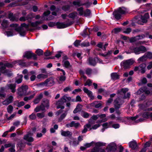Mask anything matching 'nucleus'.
<instances>
[{
  "label": "nucleus",
  "instance_id": "f257e3e1",
  "mask_svg": "<svg viewBox=\"0 0 152 152\" xmlns=\"http://www.w3.org/2000/svg\"><path fill=\"white\" fill-rule=\"evenodd\" d=\"M128 12V10L126 8L122 7L118 8L113 12V15L117 20L121 19V15Z\"/></svg>",
  "mask_w": 152,
  "mask_h": 152
},
{
  "label": "nucleus",
  "instance_id": "f03ea898",
  "mask_svg": "<svg viewBox=\"0 0 152 152\" xmlns=\"http://www.w3.org/2000/svg\"><path fill=\"white\" fill-rule=\"evenodd\" d=\"M22 66L26 65L25 63L22 60H20L13 61L11 64L4 61L0 62V66Z\"/></svg>",
  "mask_w": 152,
  "mask_h": 152
},
{
  "label": "nucleus",
  "instance_id": "7ed1b4c3",
  "mask_svg": "<svg viewBox=\"0 0 152 152\" xmlns=\"http://www.w3.org/2000/svg\"><path fill=\"white\" fill-rule=\"evenodd\" d=\"M149 18V14L146 13L143 15L136 17L135 22L139 24L142 25L144 23H145L147 22Z\"/></svg>",
  "mask_w": 152,
  "mask_h": 152
},
{
  "label": "nucleus",
  "instance_id": "20e7f679",
  "mask_svg": "<svg viewBox=\"0 0 152 152\" xmlns=\"http://www.w3.org/2000/svg\"><path fill=\"white\" fill-rule=\"evenodd\" d=\"M28 87L26 85H23L18 89L17 92L18 94L20 96L27 95V91Z\"/></svg>",
  "mask_w": 152,
  "mask_h": 152
},
{
  "label": "nucleus",
  "instance_id": "39448f33",
  "mask_svg": "<svg viewBox=\"0 0 152 152\" xmlns=\"http://www.w3.org/2000/svg\"><path fill=\"white\" fill-rule=\"evenodd\" d=\"M64 102L63 101L61 100V98L58 101L56 102V104L57 105V109H61L59 110L56 113V115H59L63 112V110L62 109L64 108Z\"/></svg>",
  "mask_w": 152,
  "mask_h": 152
},
{
  "label": "nucleus",
  "instance_id": "423d86ee",
  "mask_svg": "<svg viewBox=\"0 0 152 152\" xmlns=\"http://www.w3.org/2000/svg\"><path fill=\"white\" fill-rule=\"evenodd\" d=\"M54 79L52 77L47 79L44 82L40 83L39 85L43 86H51L54 84Z\"/></svg>",
  "mask_w": 152,
  "mask_h": 152
},
{
  "label": "nucleus",
  "instance_id": "0eeeda50",
  "mask_svg": "<svg viewBox=\"0 0 152 152\" xmlns=\"http://www.w3.org/2000/svg\"><path fill=\"white\" fill-rule=\"evenodd\" d=\"M135 62L133 59L131 58L123 61L121 62V66H128L132 65Z\"/></svg>",
  "mask_w": 152,
  "mask_h": 152
},
{
  "label": "nucleus",
  "instance_id": "6e6552de",
  "mask_svg": "<svg viewBox=\"0 0 152 152\" xmlns=\"http://www.w3.org/2000/svg\"><path fill=\"white\" fill-rule=\"evenodd\" d=\"M133 50L134 53L136 54H139L141 53H143L147 51L146 48L142 45L134 48Z\"/></svg>",
  "mask_w": 152,
  "mask_h": 152
},
{
  "label": "nucleus",
  "instance_id": "1a4fd4ad",
  "mask_svg": "<svg viewBox=\"0 0 152 152\" xmlns=\"http://www.w3.org/2000/svg\"><path fill=\"white\" fill-rule=\"evenodd\" d=\"M74 23L73 21H70L68 23H60L58 22L56 23V26H57V28L59 29L64 28L68 27H69L72 25Z\"/></svg>",
  "mask_w": 152,
  "mask_h": 152
},
{
  "label": "nucleus",
  "instance_id": "9d476101",
  "mask_svg": "<svg viewBox=\"0 0 152 152\" xmlns=\"http://www.w3.org/2000/svg\"><path fill=\"white\" fill-rule=\"evenodd\" d=\"M88 60L89 64L91 66H95L96 64V61L97 62H98L99 63H102V60L98 57L94 58H89Z\"/></svg>",
  "mask_w": 152,
  "mask_h": 152
},
{
  "label": "nucleus",
  "instance_id": "9b49d317",
  "mask_svg": "<svg viewBox=\"0 0 152 152\" xmlns=\"http://www.w3.org/2000/svg\"><path fill=\"white\" fill-rule=\"evenodd\" d=\"M23 56L27 58H33L34 60H36L37 58V55L31 51L26 52L25 53Z\"/></svg>",
  "mask_w": 152,
  "mask_h": 152
},
{
  "label": "nucleus",
  "instance_id": "f8f14e48",
  "mask_svg": "<svg viewBox=\"0 0 152 152\" xmlns=\"http://www.w3.org/2000/svg\"><path fill=\"white\" fill-rule=\"evenodd\" d=\"M66 126L68 128L74 127L75 129H77L81 126L80 123H76L75 121H72L69 123L66 124Z\"/></svg>",
  "mask_w": 152,
  "mask_h": 152
},
{
  "label": "nucleus",
  "instance_id": "ddd939ff",
  "mask_svg": "<svg viewBox=\"0 0 152 152\" xmlns=\"http://www.w3.org/2000/svg\"><path fill=\"white\" fill-rule=\"evenodd\" d=\"M61 134L62 136L71 138L72 137V134L69 131H65L62 130L61 131Z\"/></svg>",
  "mask_w": 152,
  "mask_h": 152
},
{
  "label": "nucleus",
  "instance_id": "4468645a",
  "mask_svg": "<svg viewBox=\"0 0 152 152\" xmlns=\"http://www.w3.org/2000/svg\"><path fill=\"white\" fill-rule=\"evenodd\" d=\"M83 91L85 93L87 94L91 99L93 100L94 99V97L93 96L92 93L91 91H89L86 87L83 88Z\"/></svg>",
  "mask_w": 152,
  "mask_h": 152
},
{
  "label": "nucleus",
  "instance_id": "2eb2a0df",
  "mask_svg": "<svg viewBox=\"0 0 152 152\" xmlns=\"http://www.w3.org/2000/svg\"><path fill=\"white\" fill-rule=\"evenodd\" d=\"M143 92H144L145 94L147 95L149 94L150 93V91L147 89L146 87H144L140 89L137 93V94H140Z\"/></svg>",
  "mask_w": 152,
  "mask_h": 152
},
{
  "label": "nucleus",
  "instance_id": "dca6fc26",
  "mask_svg": "<svg viewBox=\"0 0 152 152\" xmlns=\"http://www.w3.org/2000/svg\"><path fill=\"white\" fill-rule=\"evenodd\" d=\"M123 103V102H122L119 98L116 99L114 102V105L115 108V109L119 108Z\"/></svg>",
  "mask_w": 152,
  "mask_h": 152
},
{
  "label": "nucleus",
  "instance_id": "f3484780",
  "mask_svg": "<svg viewBox=\"0 0 152 152\" xmlns=\"http://www.w3.org/2000/svg\"><path fill=\"white\" fill-rule=\"evenodd\" d=\"M13 97L12 96H10L8 97L2 102L3 105H7L11 103L13 100Z\"/></svg>",
  "mask_w": 152,
  "mask_h": 152
},
{
  "label": "nucleus",
  "instance_id": "a211bd4d",
  "mask_svg": "<svg viewBox=\"0 0 152 152\" xmlns=\"http://www.w3.org/2000/svg\"><path fill=\"white\" fill-rule=\"evenodd\" d=\"M61 100L63 101L64 103L66 102H69L71 100L72 102L74 101V99H71L70 97L68 96L67 94H65L61 98Z\"/></svg>",
  "mask_w": 152,
  "mask_h": 152
},
{
  "label": "nucleus",
  "instance_id": "6ab92c4d",
  "mask_svg": "<svg viewBox=\"0 0 152 152\" xmlns=\"http://www.w3.org/2000/svg\"><path fill=\"white\" fill-rule=\"evenodd\" d=\"M102 102H99L96 101L90 104V105L91 107H94L96 108H99L102 105Z\"/></svg>",
  "mask_w": 152,
  "mask_h": 152
},
{
  "label": "nucleus",
  "instance_id": "aec40b11",
  "mask_svg": "<svg viewBox=\"0 0 152 152\" xmlns=\"http://www.w3.org/2000/svg\"><path fill=\"white\" fill-rule=\"evenodd\" d=\"M107 149L108 151L114 152L116 150V146L115 144H110L107 146Z\"/></svg>",
  "mask_w": 152,
  "mask_h": 152
},
{
  "label": "nucleus",
  "instance_id": "412c9836",
  "mask_svg": "<svg viewBox=\"0 0 152 152\" xmlns=\"http://www.w3.org/2000/svg\"><path fill=\"white\" fill-rule=\"evenodd\" d=\"M142 117L143 118L146 119L150 118L152 121V113L149 112H145L142 114Z\"/></svg>",
  "mask_w": 152,
  "mask_h": 152
},
{
  "label": "nucleus",
  "instance_id": "4be33fe9",
  "mask_svg": "<svg viewBox=\"0 0 152 152\" xmlns=\"http://www.w3.org/2000/svg\"><path fill=\"white\" fill-rule=\"evenodd\" d=\"M8 18L12 21H17L18 20V18H17L15 15H14L11 12L9 13Z\"/></svg>",
  "mask_w": 152,
  "mask_h": 152
},
{
  "label": "nucleus",
  "instance_id": "5701e85b",
  "mask_svg": "<svg viewBox=\"0 0 152 152\" xmlns=\"http://www.w3.org/2000/svg\"><path fill=\"white\" fill-rule=\"evenodd\" d=\"M111 79L115 81L119 79V75L116 72L112 73L111 74Z\"/></svg>",
  "mask_w": 152,
  "mask_h": 152
},
{
  "label": "nucleus",
  "instance_id": "b1692460",
  "mask_svg": "<svg viewBox=\"0 0 152 152\" xmlns=\"http://www.w3.org/2000/svg\"><path fill=\"white\" fill-rule=\"evenodd\" d=\"M99 117L102 120L100 121H98L97 122V123H101L102 122H104L107 121V119L105 118L106 115L105 114H102L101 115L98 114Z\"/></svg>",
  "mask_w": 152,
  "mask_h": 152
},
{
  "label": "nucleus",
  "instance_id": "393cba45",
  "mask_svg": "<svg viewBox=\"0 0 152 152\" xmlns=\"http://www.w3.org/2000/svg\"><path fill=\"white\" fill-rule=\"evenodd\" d=\"M23 139L29 142H32L34 140V138L32 137H30L28 134L24 135L23 137Z\"/></svg>",
  "mask_w": 152,
  "mask_h": 152
},
{
  "label": "nucleus",
  "instance_id": "a878e982",
  "mask_svg": "<svg viewBox=\"0 0 152 152\" xmlns=\"http://www.w3.org/2000/svg\"><path fill=\"white\" fill-rule=\"evenodd\" d=\"M83 105L80 104H78L76 106V108L73 111L74 113L76 114L78 112H80L82 109Z\"/></svg>",
  "mask_w": 152,
  "mask_h": 152
},
{
  "label": "nucleus",
  "instance_id": "bb28decb",
  "mask_svg": "<svg viewBox=\"0 0 152 152\" xmlns=\"http://www.w3.org/2000/svg\"><path fill=\"white\" fill-rule=\"evenodd\" d=\"M42 23V20L37 21L34 22H31L29 24V27L31 26L33 27H36Z\"/></svg>",
  "mask_w": 152,
  "mask_h": 152
},
{
  "label": "nucleus",
  "instance_id": "cd10ccee",
  "mask_svg": "<svg viewBox=\"0 0 152 152\" xmlns=\"http://www.w3.org/2000/svg\"><path fill=\"white\" fill-rule=\"evenodd\" d=\"M8 89H11L12 93H14L15 91V88L16 85L15 84H10L7 85Z\"/></svg>",
  "mask_w": 152,
  "mask_h": 152
},
{
  "label": "nucleus",
  "instance_id": "c85d7f7f",
  "mask_svg": "<svg viewBox=\"0 0 152 152\" xmlns=\"http://www.w3.org/2000/svg\"><path fill=\"white\" fill-rule=\"evenodd\" d=\"M43 97V95L42 94H40L34 100V104H37L39 102L40 100Z\"/></svg>",
  "mask_w": 152,
  "mask_h": 152
},
{
  "label": "nucleus",
  "instance_id": "c756f323",
  "mask_svg": "<svg viewBox=\"0 0 152 152\" xmlns=\"http://www.w3.org/2000/svg\"><path fill=\"white\" fill-rule=\"evenodd\" d=\"M91 152H105V151L104 149L94 147L92 150Z\"/></svg>",
  "mask_w": 152,
  "mask_h": 152
},
{
  "label": "nucleus",
  "instance_id": "7c9ffc66",
  "mask_svg": "<svg viewBox=\"0 0 152 152\" xmlns=\"http://www.w3.org/2000/svg\"><path fill=\"white\" fill-rule=\"evenodd\" d=\"M129 146L132 149H134L136 148L137 146V142L134 141L130 142L129 143Z\"/></svg>",
  "mask_w": 152,
  "mask_h": 152
},
{
  "label": "nucleus",
  "instance_id": "2f4dec72",
  "mask_svg": "<svg viewBox=\"0 0 152 152\" xmlns=\"http://www.w3.org/2000/svg\"><path fill=\"white\" fill-rule=\"evenodd\" d=\"M1 25L3 28H7L9 25L8 21L5 20H4Z\"/></svg>",
  "mask_w": 152,
  "mask_h": 152
},
{
  "label": "nucleus",
  "instance_id": "473e14b6",
  "mask_svg": "<svg viewBox=\"0 0 152 152\" xmlns=\"http://www.w3.org/2000/svg\"><path fill=\"white\" fill-rule=\"evenodd\" d=\"M147 59L146 57V55L144 54V55L140 57L137 59V61L138 62L140 63L141 62H144Z\"/></svg>",
  "mask_w": 152,
  "mask_h": 152
},
{
  "label": "nucleus",
  "instance_id": "72a5a7b5",
  "mask_svg": "<svg viewBox=\"0 0 152 152\" xmlns=\"http://www.w3.org/2000/svg\"><path fill=\"white\" fill-rule=\"evenodd\" d=\"M90 45V43L87 40H86L81 43L80 45L82 47H87L89 46Z\"/></svg>",
  "mask_w": 152,
  "mask_h": 152
},
{
  "label": "nucleus",
  "instance_id": "f704fd0d",
  "mask_svg": "<svg viewBox=\"0 0 152 152\" xmlns=\"http://www.w3.org/2000/svg\"><path fill=\"white\" fill-rule=\"evenodd\" d=\"M128 91V89L127 88H122L118 91L117 94H121L122 93L125 94Z\"/></svg>",
  "mask_w": 152,
  "mask_h": 152
},
{
  "label": "nucleus",
  "instance_id": "c9c22d12",
  "mask_svg": "<svg viewBox=\"0 0 152 152\" xmlns=\"http://www.w3.org/2000/svg\"><path fill=\"white\" fill-rule=\"evenodd\" d=\"M67 114V111H65L64 113H63L61 115L60 117L58 118L59 122H61L66 116Z\"/></svg>",
  "mask_w": 152,
  "mask_h": 152
},
{
  "label": "nucleus",
  "instance_id": "e433bc0d",
  "mask_svg": "<svg viewBox=\"0 0 152 152\" xmlns=\"http://www.w3.org/2000/svg\"><path fill=\"white\" fill-rule=\"evenodd\" d=\"M15 31L19 32L20 35L21 36H24L26 35L25 31H22L21 28H15Z\"/></svg>",
  "mask_w": 152,
  "mask_h": 152
},
{
  "label": "nucleus",
  "instance_id": "4c0bfd02",
  "mask_svg": "<svg viewBox=\"0 0 152 152\" xmlns=\"http://www.w3.org/2000/svg\"><path fill=\"white\" fill-rule=\"evenodd\" d=\"M77 13L76 12H74L71 13L69 14L68 16L69 18L74 19L77 16Z\"/></svg>",
  "mask_w": 152,
  "mask_h": 152
},
{
  "label": "nucleus",
  "instance_id": "58836bf2",
  "mask_svg": "<svg viewBox=\"0 0 152 152\" xmlns=\"http://www.w3.org/2000/svg\"><path fill=\"white\" fill-rule=\"evenodd\" d=\"M48 77V75L47 74H39L37 76V78L38 79H45Z\"/></svg>",
  "mask_w": 152,
  "mask_h": 152
},
{
  "label": "nucleus",
  "instance_id": "ea45409f",
  "mask_svg": "<svg viewBox=\"0 0 152 152\" xmlns=\"http://www.w3.org/2000/svg\"><path fill=\"white\" fill-rule=\"evenodd\" d=\"M91 126V125L89 124H87L86 125H85L84 126V129L82 131V133L83 134L86 133L87 131V128H90Z\"/></svg>",
  "mask_w": 152,
  "mask_h": 152
},
{
  "label": "nucleus",
  "instance_id": "a19ab883",
  "mask_svg": "<svg viewBox=\"0 0 152 152\" xmlns=\"http://www.w3.org/2000/svg\"><path fill=\"white\" fill-rule=\"evenodd\" d=\"M4 34L6 35L8 37L12 36L16 34L15 33H14V31H6L4 32Z\"/></svg>",
  "mask_w": 152,
  "mask_h": 152
},
{
  "label": "nucleus",
  "instance_id": "79ce46f5",
  "mask_svg": "<svg viewBox=\"0 0 152 152\" xmlns=\"http://www.w3.org/2000/svg\"><path fill=\"white\" fill-rule=\"evenodd\" d=\"M90 115V114L84 111H83L82 112L81 115L84 118H88Z\"/></svg>",
  "mask_w": 152,
  "mask_h": 152
},
{
  "label": "nucleus",
  "instance_id": "37998d69",
  "mask_svg": "<svg viewBox=\"0 0 152 152\" xmlns=\"http://www.w3.org/2000/svg\"><path fill=\"white\" fill-rule=\"evenodd\" d=\"M13 107L12 105H9L7 108V111L9 113L11 114L13 111Z\"/></svg>",
  "mask_w": 152,
  "mask_h": 152
},
{
  "label": "nucleus",
  "instance_id": "c03bdc74",
  "mask_svg": "<svg viewBox=\"0 0 152 152\" xmlns=\"http://www.w3.org/2000/svg\"><path fill=\"white\" fill-rule=\"evenodd\" d=\"M30 15H28L26 17H22L19 19V20L21 21H24L30 18Z\"/></svg>",
  "mask_w": 152,
  "mask_h": 152
},
{
  "label": "nucleus",
  "instance_id": "a18cd8bd",
  "mask_svg": "<svg viewBox=\"0 0 152 152\" xmlns=\"http://www.w3.org/2000/svg\"><path fill=\"white\" fill-rule=\"evenodd\" d=\"M42 103L44 104V105L45 107H48L49 106V100L46 99L43 100Z\"/></svg>",
  "mask_w": 152,
  "mask_h": 152
},
{
  "label": "nucleus",
  "instance_id": "49530a36",
  "mask_svg": "<svg viewBox=\"0 0 152 152\" xmlns=\"http://www.w3.org/2000/svg\"><path fill=\"white\" fill-rule=\"evenodd\" d=\"M77 11L79 12V14L80 15H82L84 14L83 8V7H80L77 9Z\"/></svg>",
  "mask_w": 152,
  "mask_h": 152
},
{
  "label": "nucleus",
  "instance_id": "de8ad7c7",
  "mask_svg": "<svg viewBox=\"0 0 152 152\" xmlns=\"http://www.w3.org/2000/svg\"><path fill=\"white\" fill-rule=\"evenodd\" d=\"M35 96V94H34L33 95H31L29 96L25 97L24 98V100L25 101H27L33 98Z\"/></svg>",
  "mask_w": 152,
  "mask_h": 152
},
{
  "label": "nucleus",
  "instance_id": "09e8293b",
  "mask_svg": "<svg viewBox=\"0 0 152 152\" xmlns=\"http://www.w3.org/2000/svg\"><path fill=\"white\" fill-rule=\"evenodd\" d=\"M145 55H146V57L147 59L149 58L151 59L152 58V53L150 52H148L145 53Z\"/></svg>",
  "mask_w": 152,
  "mask_h": 152
},
{
  "label": "nucleus",
  "instance_id": "8fccbe9b",
  "mask_svg": "<svg viewBox=\"0 0 152 152\" xmlns=\"http://www.w3.org/2000/svg\"><path fill=\"white\" fill-rule=\"evenodd\" d=\"M70 9V6L69 5H66L62 7V9L65 11L69 10Z\"/></svg>",
  "mask_w": 152,
  "mask_h": 152
},
{
  "label": "nucleus",
  "instance_id": "3c124183",
  "mask_svg": "<svg viewBox=\"0 0 152 152\" xmlns=\"http://www.w3.org/2000/svg\"><path fill=\"white\" fill-rule=\"evenodd\" d=\"M18 77L19 78L17 79L16 82L17 83L19 84L22 82L23 76L22 75H20Z\"/></svg>",
  "mask_w": 152,
  "mask_h": 152
},
{
  "label": "nucleus",
  "instance_id": "603ef678",
  "mask_svg": "<svg viewBox=\"0 0 152 152\" xmlns=\"http://www.w3.org/2000/svg\"><path fill=\"white\" fill-rule=\"evenodd\" d=\"M122 30V29L121 28H114L113 30V31L115 34H117Z\"/></svg>",
  "mask_w": 152,
  "mask_h": 152
},
{
  "label": "nucleus",
  "instance_id": "864d4df0",
  "mask_svg": "<svg viewBox=\"0 0 152 152\" xmlns=\"http://www.w3.org/2000/svg\"><path fill=\"white\" fill-rule=\"evenodd\" d=\"M37 116L40 118H42L45 116V114L44 113H38L37 114Z\"/></svg>",
  "mask_w": 152,
  "mask_h": 152
},
{
  "label": "nucleus",
  "instance_id": "5fc2aeb1",
  "mask_svg": "<svg viewBox=\"0 0 152 152\" xmlns=\"http://www.w3.org/2000/svg\"><path fill=\"white\" fill-rule=\"evenodd\" d=\"M36 53L38 56H41L43 54V50L40 49H37L36 51Z\"/></svg>",
  "mask_w": 152,
  "mask_h": 152
},
{
  "label": "nucleus",
  "instance_id": "6e6d98bb",
  "mask_svg": "<svg viewBox=\"0 0 152 152\" xmlns=\"http://www.w3.org/2000/svg\"><path fill=\"white\" fill-rule=\"evenodd\" d=\"M91 13V12L90 10L89 9H87L84 12V14L85 16H89L90 15Z\"/></svg>",
  "mask_w": 152,
  "mask_h": 152
},
{
  "label": "nucleus",
  "instance_id": "4d7b16f0",
  "mask_svg": "<svg viewBox=\"0 0 152 152\" xmlns=\"http://www.w3.org/2000/svg\"><path fill=\"white\" fill-rule=\"evenodd\" d=\"M73 4L74 5H77L78 6H80L82 5H84V4H81L79 1H73Z\"/></svg>",
  "mask_w": 152,
  "mask_h": 152
},
{
  "label": "nucleus",
  "instance_id": "13d9d810",
  "mask_svg": "<svg viewBox=\"0 0 152 152\" xmlns=\"http://www.w3.org/2000/svg\"><path fill=\"white\" fill-rule=\"evenodd\" d=\"M29 27V24H26L25 23H24L21 24V27L19 28H21L22 29V27H25L26 28H28Z\"/></svg>",
  "mask_w": 152,
  "mask_h": 152
},
{
  "label": "nucleus",
  "instance_id": "bf43d9fd",
  "mask_svg": "<svg viewBox=\"0 0 152 152\" xmlns=\"http://www.w3.org/2000/svg\"><path fill=\"white\" fill-rule=\"evenodd\" d=\"M92 83V81L88 79L85 83L84 85L85 86L88 85V86H90L91 85Z\"/></svg>",
  "mask_w": 152,
  "mask_h": 152
},
{
  "label": "nucleus",
  "instance_id": "052dcab7",
  "mask_svg": "<svg viewBox=\"0 0 152 152\" xmlns=\"http://www.w3.org/2000/svg\"><path fill=\"white\" fill-rule=\"evenodd\" d=\"M63 63L65 66H68L70 65V63L67 60H63Z\"/></svg>",
  "mask_w": 152,
  "mask_h": 152
},
{
  "label": "nucleus",
  "instance_id": "680f3d73",
  "mask_svg": "<svg viewBox=\"0 0 152 152\" xmlns=\"http://www.w3.org/2000/svg\"><path fill=\"white\" fill-rule=\"evenodd\" d=\"M81 41L79 40H76L74 43V46L76 47H78L80 45Z\"/></svg>",
  "mask_w": 152,
  "mask_h": 152
},
{
  "label": "nucleus",
  "instance_id": "e2e57ef3",
  "mask_svg": "<svg viewBox=\"0 0 152 152\" xmlns=\"http://www.w3.org/2000/svg\"><path fill=\"white\" fill-rule=\"evenodd\" d=\"M137 36L131 38L130 39V42H133L138 41Z\"/></svg>",
  "mask_w": 152,
  "mask_h": 152
},
{
  "label": "nucleus",
  "instance_id": "0e129e2a",
  "mask_svg": "<svg viewBox=\"0 0 152 152\" xmlns=\"http://www.w3.org/2000/svg\"><path fill=\"white\" fill-rule=\"evenodd\" d=\"M132 31V29L130 28H127L125 31H123L124 33L126 34H129Z\"/></svg>",
  "mask_w": 152,
  "mask_h": 152
},
{
  "label": "nucleus",
  "instance_id": "69168bd1",
  "mask_svg": "<svg viewBox=\"0 0 152 152\" xmlns=\"http://www.w3.org/2000/svg\"><path fill=\"white\" fill-rule=\"evenodd\" d=\"M29 118L31 120L35 119L36 118V115L35 114L32 113L29 116Z\"/></svg>",
  "mask_w": 152,
  "mask_h": 152
},
{
  "label": "nucleus",
  "instance_id": "338daca9",
  "mask_svg": "<svg viewBox=\"0 0 152 152\" xmlns=\"http://www.w3.org/2000/svg\"><path fill=\"white\" fill-rule=\"evenodd\" d=\"M145 35L144 34H142L141 35H139L137 36V39H138V40H140L141 39H143L145 37Z\"/></svg>",
  "mask_w": 152,
  "mask_h": 152
},
{
  "label": "nucleus",
  "instance_id": "774afa93",
  "mask_svg": "<svg viewBox=\"0 0 152 152\" xmlns=\"http://www.w3.org/2000/svg\"><path fill=\"white\" fill-rule=\"evenodd\" d=\"M71 88L69 86H68L64 88L63 89V91L64 92H66L68 91H71Z\"/></svg>",
  "mask_w": 152,
  "mask_h": 152
}]
</instances>
